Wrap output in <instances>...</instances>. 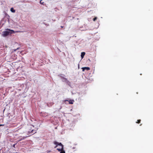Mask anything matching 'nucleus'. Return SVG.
<instances>
[{
	"instance_id": "nucleus-1",
	"label": "nucleus",
	"mask_w": 153,
	"mask_h": 153,
	"mask_svg": "<svg viewBox=\"0 0 153 153\" xmlns=\"http://www.w3.org/2000/svg\"><path fill=\"white\" fill-rule=\"evenodd\" d=\"M7 30H9V31H6L2 32V35L4 37L8 35L9 34H11L13 33L20 32V31H15L13 30H10V29H7Z\"/></svg>"
},
{
	"instance_id": "nucleus-2",
	"label": "nucleus",
	"mask_w": 153,
	"mask_h": 153,
	"mask_svg": "<svg viewBox=\"0 0 153 153\" xmlns=\"http://www.w3.org/2000/svg\"><path fill=\"white\" fill-rule=\"evenodd\" d=\"M53 143L54 144L56 145V146L54 147L55 148H56V147H57L58 146H61V147H63V145L61 143H58V142L55 141Z\"/></svg>"
},
{
	"instance_id": "nucleus-3",
	"label": "nucleus",
	"mask_w": 153,
	"mask_h": 153,
	"mask_svg": "<svg viewBox=\"0 0 153 153\" xmlns=\"http://www.w3.org/2000/svg\"><path fill=\"white\" fill-rule=\"evenodd\" d=\"M62 79L63 82H65L66 83L69 82V81H68L67 79L63 77H62Z\"/></svg>"
},
{
	"instance_id": "nucleus-4",
	"label": "nucleus",
	"mask_w": 153,
	"mask_h": 153,
	"mask_svg": "<svg viewBox=\"0 0 153 153\" xmlns=\"http://www.w3.org/2000/svg\"><path fill=\"white\" fill-rule=\"evenodd\" d=\"M82 71H84L85 70H86L87 71L89 70H90V68L88 67H85L82 68Z\"/></svg>"
},
{
	"instance_id": "nucleus-5",
	"label": "nucleus",
	"mask_w": 153,
	"mask_h": 153,
	"mask_svg": "<svg viewBox=\"0 0 153 153\" xmlns=\"http://www.w3.org/2000/svg\"><path fill=\"white\" fill-rule=\"evenodd\" d=\"M28 132L29 133H30V134L32 135L36 133L35 131H34L33 129L30 131H29Z\"/></svg>"
},
{
	"instance_id": "nucleus-6",
	"label": "nucleus",
	"mask_w": 153,
	"mask_h": 153,
	"mask_svg": "<svg viewBox=\"0 0 153 153\" xmlns=\"http://www.w3.org/2000/svg\"><path fill=\"white\" fill-rule=\"evenodd\" d=\"M85 52H82L81 53V56L82 59L83 58L85 54Z\"/></svg>"
},
{
	"instance_id": "nucleus-7",
	"label": "nucleus",
	"mask_w": 153,
	"mask_h": 153,
	"mask_svg": "<svg viewBox=\"0 0 153 153\" xmlns=\"http://www.w3.org/2000/svg\"><path fill=\"white\" fill-rule=\"evenodd\" d=\"M74 101L73 100H70L69 101V104H73Z\"/></svg>"
},
{
	"instance_id": "nucleus-8",
	"label": "nucleus",
	"mask_w": 153,
	"mask_h": 153,
	"mask_svg": "<svg viewBox=\"0 0 153 153\" xmlns=\"http://www.w3.org/2000/svg\"><path fill=\"white\" fill-rule=\"evenodd\" d=\"M57 150H58L59 152H61L62 150H63V147H61L60 148H58L57 149Z\"/></svg>"
},
{
	"instance_id": "nucleus-9",
	"label": "nucleus",
	"mask_w": 153,
	"mask_h": 153,
	"mask_svg": "<svg viewBox=\"0 0 153 153\" xmlns=\"http://www.w3.org/2000/svg\"><path fill=\"white\" fill-rule=\"evenodd\" d=\"M10 11L13 13H14L15 12V10H14L13 8H11L10 9Z\"/></svg>"
},
{
	"instance_id": "nucleus-10",
	"label": "nucleus",
	"mask_w": 153,
	"mask_h": 153,
	"mask_svg": "<svg viewBox=\"0 0 153 153\" xmlns=\"http://www.w3.org/2000/svg\"><path fill=\"white\" fill-rule=\"evenodd\" d=\"M60 153H65V151L63 150H62L61 152H60Z\"/></svg>"
},
{
	"instance_id": "nucleus-11",
	"label": "nucleus",
	"mask_w": 153,
	"mask_h": 153,
	"mask_svg": "<svg viewBox=\"0 0 153 153\" xmlns=\"http://www.w3.org/2000/svg\"><path fill=\"white\" fill-rule=\"evenodd\" d=\"M97 19V18L96 17H95L94 18H93V20L94 21H95Z\"/></svg>"
},
{
	"instance_id": "nucleus-12",
	"label": "nucleus",
	"mask_w": 153,
	"mask_h": 153,
	"mask_svg": "<svg viewBox=\"0 0 153 153\" xmlns=\"http://www.w3.org/2000/svg\"><path fill=\"white\" fill-rule=\"evenodd\" d=\"M42 1V0L40 1V3L41 4H43V2H41Z\"/></svg>"
},
{
	"instance_id": "nucleus-13",
	"label": "nucleus",
	"mask_w": 153,
	"mask_h": 153,
	"mask_svg": "<svg viewBox=\"0 0 153 153\" xmlns=\"http://www.w3.org/2000/svg\"><path fill=\"white\" fill-rule=\"evenodd\" d=\"M68 84H70V82H68V83H67Z\"/></svg>"
},
{
	"instance_id": "nucleus-14",
	"label": "nucleus",
	"mask_w": 153,
	"mask_h": 153,
	"mask_svg": "<svg viewBox=\"0 0 153 153\" xmlns=\"http://www.w3.org/2000/svg\"><path fill=\"white\" fill-rule=\"evenodd\" d=\"M3 125L0 124V126H1Z\"/></svg>"
},
{
	"instance_id": "nucleus-15",
	"label": "nucleus",
	"mask_w": 153,
	"mask_h": 153,
	"mask_svg": "<svg viewBox=\"0 0 153 153\" xmlns=\"http://www.w3.org/2000/svg\"><path fill=\"white\" fill-rule=\"evenodd\" d=\"M13 147H15V145H13Z\"/></svg>"
},
{
	"instance_id": "nucleus-16",
	"label": "nucleus",
	"mask_w": 153,
	"mask_h": 153,
	"mask_svg": "<svg viewBox=\"0 0 153 153\" xmlns=\"http://www.w3.org/2000/svg\"><path fill=\"white\" fill-rule=\"evenodd\" d=\"M63 27H62V26H61V27H62V28Z\"/></svg>"
}]
</instances>
